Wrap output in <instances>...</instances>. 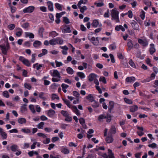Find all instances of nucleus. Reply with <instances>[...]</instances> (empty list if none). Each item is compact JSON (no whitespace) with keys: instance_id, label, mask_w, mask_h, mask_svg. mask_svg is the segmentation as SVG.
<instances>
[{"instance_id":"1","label":"nucleus","mask_w":158,"mask_h":158,"mask_svg":"<svg viewBox=\"0 0 158 158\" xmlns=\"http://www.w3.org/2000/svg\"><path fill=\"white\" fill-rule=\"evenodd\" d=\"M2 53L5 55H7V51L10 49V46L7 41H5L4 43L0 45Z\"/></svg>"},{"instance_id":"2","label":"nucleus","mask_w":158,"mask_h":158,"mask_svg":"<svg viewBox=\"0 0 158 158\" xmlns=\"http://www.w3.org/2000/svg\"><path fill=\"white\" fill-rule=\"evenodd\" d=\"M112 20H115L117 23L119 22L118 18L119 12L117 10L116 8H114L111 11Z\"/></svg>"},{"instance_id":"3","label":"nucleus","mask_w":158,"mask_h":158,"mask_svg":"<svg viewBox=\"0 0 158 158\" xmlns=\"http://www.w3.org/2000/svg\"><path fill=\"white\" fill-rule=\"evenodd\" d=\"M60 29L64 34L70 33L71 32V29L69 25H63L61 26Z\"/></svg>"},{"instance_id":"4","label":"nucleus","mask_w":158,"mask_h":158,"mask_svg":"<svg viewBox=\"0 0 158 158\" xmlns=\"http://www.w3.org/2000/svg\"><path fill=\"white\" fill-rule=\"evenodd\" d=\"M19 60L27 66L29 67L31 66V64L28 60L25 58L23 56H20L19 57Z\"/></svg>"},{"instance_id":"5","label":"nucleus","mask_w":158,"mask_h":158,"mask_svg":"<svg viewBox=\"0 0 158 158\" xmlns=\"http://www.w3.org/2000/svg\"><path fill=\"white\" fill-rule=\"evenodd\" d=\"M35 9V7L34 6H31L25 8L23 10V12L24 13H31L34 11Z\"/></svg>"},{"instance_id":"6","label":"nucleus","mask_w":158,"mask_h":158,"mask_svg":"<svg viewBox=\"0 0 158 158\" xmlns=\"http://www.w3.org/2000/svg\"><path fill=\"white\" fill-rule=\"evenodd\" d=\"M108 155H107L105 153L103 154V157L104 158H114V154L112 152V151L110 149L108 150Z\"/></svg>"},{"instance_id":"7","label":"nucleus","mask_w":158,"mask_h":158,"mask_svg":"<svg viewBox=\"0 0 158 158\" xmlns=\"http://www.w3.org/2000/svg\"><path fill=\"white\" fill-rule=\"evenodd\" d=\"M46 94L43 92H40L38 94L39 97L44 101L49 100L48 96H45Z\"/></svg>"},{"instance_id":"8","label":"nucleus","mask_w":158,"mask_h":158,"mask_svg":"<svg viewBox=\"0 0 158 158\" xmlns=\"http://www.w3.org/2000/svg\"><path fill=\"white\" fill-rule=\"evenodd\" d=\"M130 23L134 29L136 30H139V25L135 21L132 20L130 22Z\"/></svg>"},{"instance_id":"9","label":"nucleus","mask_w":158,"mask_h":158,"mask_svg":"<svg viewBox=\"0 0 158 158\" xmlns=\"http://www.w3.org/2000/svg\"><path fill=\"white\" fill-rule=\"evenodd\" d=\"M26 106V105L24 104L21 106L20 109L22 114H26L27 110Z\"/></svg>"},{"instance_id":"10","label":"nucleus","mask_w":158,"mask_h":158,"mask_svg":"<svg viewBox=\"0 0 158 158\" xmlns=\"http://www.w3.org/2000/svg\"><path fill=\"white\" fill-rule=\"evenodd\" d=\"M116 133V129L114 126H111V128L109 130L108 133V135H111L115 134Z\"/></svg>"},{"instance_id":"11","label":"nucleus","mask_w":158,"mask_h":158,"mask_svg":"<svg viewBox=\"0 0 158 158\" xmlns=\"http://www.w3.org/2000/svg\"><path fill=\"white\" fill-rule=\"evenodd\" d=\"M97 77V75L93 73H91L89 76V81L90 82L92 81L95 79Z\"/></svg>"},{"instance_id":"12","label":"nucleus","mask_w":158,"mask_h":158,"mask_svg":"<svg viewBox=\"0 0 158 158\" xmlns=\"http://www.w3.org/2000/svg\"><path fill=\"white\" fill-rule=\"evenodd\" d=\"M47 116L50 118H52L54 115L55 113V110L50 109L47 111Z\"/></svg>"},{"instance_id":"13","label":"nucleus","mask_w":158,"mask_h":158,"mask_svg":"<svg viewBox=\"0 0 158 158\" xmlns=\"http://www.w3.org/2000/svg\"><path fill=\"white\" fill-rule=\"evenodd\" d=\"M48 6V10L51 11H53V3L50 1H49L47 2Z\"/></svg>"},{"instance_id":"14","label":"nucleus","mask_w":158,"mask_h":158,"mask_svg":"<svg viewBox=\"0 0 158 158\" xmlns=\"http://www.w3.org/2000/svg\"><path fill=\"white\" fill-rule=\"evenodd\" d=\"M138 42L139 44L144 47L147 46L148 44V42L146 40H143L139 39L138 40Z\"/></svg>"},{"instance_id":"15","label":"nucleus","mask_w":158,"mask_h":158,"mask_svg":"<svg viewBox=\"0 0 158 158\" xmlns=\"http://www.w3.org/2000/svg\"><path fill=\"white\" fill-rule=\"evenodd\" d=\"M42 43L39 40H35L33 43V46L36 48H39L42 45Z\"/></svg>"},{"instance_id":"16","label":"nucleus","mask_w":158,"mask_h":158,"mask_svg":"<svg viewBox=\"0 0 158 158\" xmlns=\"http://www.w3.org/2000/svg\"><path fill=\"white\" fill-rule=\"evenodd\" d=\"M138 110V107L136 105H133L130 106V110L131 112H135Z\"/></svg>"},{"instance_id":"17","label":"nucleus","mask_w":158,"mask_h":158,"mask_svg":"<svg viewBox=\"0 0 158 158\" xmlns=\"http://www.w3.org/2000/svg\"><path fill=\"white\" fill-rule=\"evenodd\" d=\"M25 34L26 38L29 37L30 39H33L34 38V35L32 33L26 32H25Z\"/></svg>"},{"instance_id":"18","label":"nucleus","mask_w":158,"mask_h":158,"mask_svg":"<svg viewBox=\"0 0 158 158\" xmlns=\"http://www.w3.org/2000/svg\"><path fill=\"white\" fill-rule=\"evenodd\" d=\"M61 152L65 154H67L69 153V150L66 147H63L61 149Z\"/></svg>"},{"instance_id":"19","label":"nucleus","mask_w":158,"mask_h":158,"mask_svg":"<svg viewBox=\"0 0 158 158\" xmlns=\"http://www.w3.org/2000/svg\"><path fill=\"white\" fill-rule=\"evenodd\" d=\"M106 141L107 143H112L113 141L112 135H109L106 138Z\"/></svg>"},{"instance_id":"20","label":"nucleus","mask_w":158,"mask_h":158,"mask_svg":"<svg viewBox=\"0 0 158 158\" xmlns=\"http://www.w3.org/2000/svg\"><path fill=\"white\" fill-rule=\"evenodd\" d=\"M128 42L127 43V46L128 47V50L130 51L133 47V45L131 40H128Z\"/></svg>"},{"instance_id":"21","label":"nucleus","mask_w":158,"mask_h":158,"mask_svg":"<svg viewBox=\"0 0 158 158\" xmlns=\"http://www.w3.org/2000/svg\"><path fill=\"white\" fill-rule=\"evenodd\" d=\"M151 47L149 49L150 54L151 55H152L156 51V49L154 47V44H150Z\"/></svg>"},{"instance_id":"22","label":"nucleus","mask_w":158,"mask_h":158,"mask_svg":"<svg viewBox=\"0 0 158 158\" xmlns=\"http://www.w3.org/2000/svg\"><path fill=\"white\" fill-rule=\"evenodd\" d=\"M18 122L19 124H23L26 123V120L24 118H18Z\"/></svg>"},{"instance_id":"23","label":"nucleus","mask_w":158,"mask_h":158,"mask_svg":"<svg viewBox=\"0 0 158 158\" xmlns=\"http://www.w3.org/2000/svg\"><path fill=\"white\" fill-rule=\"evenodd\" d=\"M135 78L134 77H128L126 79V81L127 82H132L135 81Z\"/></svg>"},{"instance_id":"24","label":"nucleus","mask_w":158,"mask_h":158,"mask_svg":"<svg viewBox=\"0 0 158 158\" xmlns=\"http://www.w3.org/2000/svg\"><path fill=\"white\" fill-rule=\"evenodd\" d=\"M52 75L54 77H57L59 78H60V74L57 70H54L53 71V74Z\"/></svg>"},{"instance_id":"25","label":"nucleus","mask_w":158,"mask_h":158,"mask_svg":"<svg viewBox=\"0 0 158 158\" xmlns=\"http://www.w3.org/2000/svg\"><path fill=\"white\" fill-rule=\"evenodd\" d=\"M42 53L39 54L38 56L39 57H41L47 54L48 52L47 50L46 49H43L42 50Z\"/></svg>"},{"instance_id":"26","label":"nucleus","mask_w":158,"mask_h":158,"mask_svg":"<svg viewBox=\"0 0 158 158\" xmlns=\"http://www.w3.org/2000/svg\"><path fill=\"white\" fill-rule=\"evenodd\" d=\"M80 123L84 129L86 128V126L85 123V120L83 118H80Z\"/></svg>"},{"instance_id":"27","label":"nucleus","mask_w":158,"mask_h":158,"mask_svg":"<svg viewBox=\"0 0 158 158\" xmlns=\"http://www.w3.org/2000/svg\"><path fill=\"white\" fill-rule=\"evenodd\" d=\"M114 103L112 101H110L109 102L108 109L109 110L111 111L114 108Z\"/></svg>"},{"instance_id":"28","label":"nucleus","mask_w":158,"mask_h":158,"mask_svg":"<svg viewBox=\"0 0 158 158\" xmlns=\"http://www.w3.org/2000/svg\"><path fill=\"white\" fill-rule=\"evenodd\" d=\"M92 44L95 45H97L99 43V41L98 39V37H96L95 38L94 37V39L93 40V41L91 40L90 41Z\"/></svg>"},{"instance_id":"29","label":"nucleus","mask_w":158,"mask_h":158,"mask_svg":"<svg viewBox=\"0 0 158 158\" xmlns=\"http://www.w3.org/2000/svg\"><path fill=\"white\" fill-rule=\"evenodd\" d=\"M99 24V22L98 20L94 19L93 20V23L91 25L92 26L94 27H98Z\"/></svg>"},{"instance_id":"30","label":"nucleus","mask_w":158,"mask_h":158,"mask_svg":"<svg viewBox=\"0 0 158 158\" xmlns=\"http://www.w3.org/2000/svg\"><path fill=\"white\" fill-rule=\"evenodd\" d=\"M44 28L43 27H41L39 28L38 30V33L40 36L42 38L43 37V32L44 31Z\"/></svg>"},{"instance_id":"31","label":"nucleus","mask_w":158,"mask_h":158,"mask_svg":"<svg viewBox=\"0 0 158 158\" xmlns=\"http://www.w3.org/2000/svg\"><path fill=\"white\" fill-rule=\"evenodd\" d=\"M18 147L16 144H14L10 146V149L12 151L15 152L17 151Z\"/></svg>"},{"instance_id":"32","label":"nucleus","mask_w":158,"mask_h":158,"mask_svg":"<svg viewBox=\"0 0 158 158\" xmlns=\"http://www.w3.org/2000/svg\"><path fill=\"white\" fill-rule=\"evenodd\" d=\"M58 34L55 31H53L51 32L49 34V36H51L53 38L54 37L57 35H58Z\"/></svg>"},{"instance_id":"33","label":"nucleus","mask_w":158,"mask_h":158,"mask_svg":"<svg viewBox=\"0 0 158 158\" xmlns=\"http://www.w3.org/2000/svg\"><path fill=\"white\" fill-rule=\"evenodd\" d=\"M73 111L74 112H76V114L78 116H79V110L77 109V107L75 106H73L72 107Z\"/></svg>"},{"instance_id":"34","label":"nucleus","mask_w":158,"mask_h":158,"mask_svg":"<svg viewBox=\"0 0 158 158\" xmlns=\"http://www.w3.org/2000/svg\"><path fill=\"white\" fill-rule=\"evenodd\" d=\"M87 7L85 6H80V11L82 13H83L85 11L87 10Z\"/></svg>"},{"instance_id":"35","label":"nucleus","mask_w":158,"mask_h":158,"mask_svg":"<svg viewBox=\"0 0 158 158\" xmlns=\"http://www.w3.org/2000/svg\"><path fill=\"white\" fill-rule=\"evenodd\" d=\"M55 7L58 10L60 11L62 10V5L58 3H56L55 4Z\"/></svg>"},{"instance_id":"36","label":"nucleus","mask_w":158,"mask_h":158,"mask_svg":"<svg viewBox=\"0 0 158 158\" xmlns=\"http://www.w3.org/2000/svg\"><path fill=\"white\" fill-rule=\"evenodd\" d=\"M66 71L67 73L70 74H72L73 73V69L70 67H68L66 69Z\"/></svg>"},{"instance_id":"37","label":"nucleus","mask_w":158,"mask_h":158,"mask_svg":"<svg viewBox=\"0 0 158 158\" xmlns=\"http://www.w3.org/2000/svg\"><path fill=\"white\" fill-rule=\"evenodd\" d=\"M44 125V122H42L37 125V127L39 129H43Z\"/></svg>"},{"instance_id":"38","label":"nucleus","mask_w":158,"mask_h":158,"mask_svg":"<svg viewBox=\"0 0 158 158\" xmlns=\"http://www.w3.org/2000/svg\"><path fill=\"white\" fill-rule=\"evenodd\" d=\"M86 99L89 100L91 102L94 101V98L91 94H89L86 97Z\"/></svg>"},{"instance_id":"39","label":"nucleus","mask_w":158,"mask_h":158,"mask_svg":"<svg viewBox=\"0 0 158 158\" xmlns=\"http://www.w3.org/2000/svg\"><path fill=\"white\" fill-rule=\"evenodd\" d=\"M29 108L32 113L35 114V110L33 105L31 104L29 106Z\"/></svg>"},{"instance_id":"40","label":"nucleus","mask_w":158,"mask_h":158,"mask_svg":"<svg viewBox=\"0 0 158 158\" xmlns=\"http://www.w3.org/2000/svg\"><path fill=\"white\" fill-rule=\"evenodd\" d=\"M129 63L131 67L135 68H136L135 65L131 59H130Z\"/></svg>"},{"instance_id":"41","label":"nucleus","mask_w":158,"mask_h":158,"mask_svg":"<svg viewBox=\"0 0 158 158\" xmlns=\"http://www.w3.org/2000/svg\"><path fill=\"white\" fill-rule=\"evenodd\" d=\"M21 131L25 133L29 134L31 132V130L29 129L23 128Z\"/></svg>"},{"instance_id":"42","label":"nucleus","mask_w":158,"mask_h":158,"mask_svg":"<svg viewBox=\"0 0 158 158\" xmlns=\"http://www.w3.org/2000/svg\"><path fill=\"white\" fill-rule=\"evenodd\" d=\"M56 39H52L50 40V44L52 45H56Z\"/></svg>"},{"instance_id":"43","label":"nucleus","mask_w":158,"mask_h":158,"mask_svg":"<svg viewBox=\"0 0 158 158\" xmlns=\"http://www.w3.org/2000/svg\"><path fill=\"white\" fill-rule=\"evenodd\" d=\"M0 134L3 139H6L7 137V134L5 132L3 131Z\"/></svg>"},{"instance_id":"44","label":"nucleus","mask_w":158,"mask_h":158,"mask_svg":"<svg viewBox=\"0 0 158 158\" xmlns=\"http://www.w3.org/2000/svg\"><path fill=\"white\" fill-rule=\"evenodd\" d=\"M56 44H62L63 43V40L60 38H56Z\"/></svg>"},{"instance_id":"45","label":"nucleus","mask_w":158,"mask_h":158,"mask_svg":"<svg viewBox=\"0 0 158 158\" xmlns=\"http://www.w3.org/2000/svg\"><path fill=\"white\" fill-rule=\"evenodd\" d=\"M63 22L66 24H68L69 23V19L67 17H63Z\"/></svg>"},{"instance_id":"46","label":"nucleus","mask_w":158,"mask_h":158,"mask_svg":"<svg viewBox=\"0 0 158 158\" xmlns=\"http://www.w3.org/2000/svg\"><path fill=\"white\" fill-rule=\"evenodd\" d=\"M94 33H89L88 36V38L89 40L90 41L91 40L93 41V40L94 39V37H92V36L93 35V34H94Z\"/></svg>"},{"instance_id":"47","label":"nucleus","mask_w":158,"mask_h":158,"mask_svg":"<svg viewBox=\"0 0 158 158\" xmlns=\"http://www.w3.org/2000/svg\"><path fill=\"white\" fill-rule=\"evenodd\" d=\"M29 23L27 22L24 23L21 25V27L25 29L29 27Z\"/></svg>"},{"instance_id":"48","label":"nucleus","mask_w":158,"mask_h":158,"mask_svg":"<svg viewBox=\"0 0 158 158\" xmlns=\"http://www.w3.org/2000/svg\"><path fill=\"white\" fill-rule=\"evenodd\" d=\"M24 86L25 88L29 90L31 89L32 88L31 85L30 84L27 83H24Z\"/></svg>"},{"instance_id":"49","label":"nucleus","mask_w":158,"mask_h":158,"mask_svg":"<svg viewBox=\"0 0 158 158\" xmlns=\"http://www.w3.org/2000/svg\"><path fill=\"white\" fill-rule=\"evenodd\" d=\"M60 113L64 117L67 116L69 114L68 113L67 111L64 110H61L60 112Z\"/></svg>"},{"instance_id":"50","label":"nucleus","mask_w":158,"mask_h":158,"mask_svg":"<svg viewBox=\"0 0 158 158\" xmlns=\"http://www.w3.org/2000/svg\"><path fill=\"white\" fill-rule=\"evenodd\" d=\"M116 48V46L115 43H113L112 44H111L109 46V48L112 50L115 49Z\"/></svg>"},{"instance_id":"51","label":"nucleus","mask_w":158,"mask_h":158,"mask_svg":"<svg viewBox=\"0 0 158 158\" xmlns=\"http://www.w3.org/2000/svg\"><path fill=\"white\" fill-rule=\"evenodd\" d=\"M106 121L107 122H110L111 120V116L109 114H107L106 116Z\"/></svg>"},{"instance_id":"52","label":"nucleus","mask_w":158,"mask_h":158,"mask_svg":"<svg viewBox=\"0 0 158 158\" xmlns=\"http://www.w3.org/2000/svg\"><path fill=\"white\" fill-rule=\"evenodd\" d=\"M63 100L67 106L69 108H70V102L67 99H63Z\"/></svg>"},{"instance_id":"53","label":"nucleus","mask_w":158,"mask_h":158,"mask_svg":"<svg viewBox=\"0 0 158 158\" xmlns=\"http://www.w3.org/2000/svg\"><path fill=\"white\" fill-rule=\"evenodd\" d=\"M3 95L4 97L7 98H9V93L6 90L5 91L3 92Z\"/></svg>"},{"instance_id":"54","label":"nucleus","mask_w":158,"mask_h":158,"mask_svg":"<svg viewBox=\"0 0 158 158\" xmlns=\"http://www.w3.org/2000/svg\"><path fill=\"white\" fill-rule=\"evenodd\" d=\"M99 80L100 81H102L105 84L106 83V78L104 77H100L99 79Z\"/></svg>"},{"instance_id":"55","label":"nucleus","mask_w":158,"mask_h":158,"mask_svg":"<svg viewBox=\"0 0 158 158\" xmlns=\"http://www.w3.org/2000/svg\"><path fill=\"white\" fill-rule=\"evenodd\" d=\"M15 27V24H10L8 25V28L10 30H12L14 29Z\"/></svg>"},{"instance_id":"56","label":"nucleus","mask_w":158,"mask_h":158,"mask_svg":"<svg viewBox=\"0 0 158 158\" xmlns=\"http://www.w3.org/2000/svg\"><path fill=\"white\" fill-rule=\"evenodd\" d=\"M55 62L56 64V67H60L63 65L62 63L61 62H58L56 60L55 61Z\"/></svg>"},{"instance_id":"57","label":"nucleus","mask_w":158,"mask_h":158,"mask_svg":"<svg viewBox=\"0 0 158 158\" xmlns=\"http://www.w3.org/2000/svg\"><path fill=\"white\" fill-rule=\"evenodd\" d=\"M65 120L67 122H71L72 120V118L69 114L67 116L65 117Z\"/></svg>"},{"instance_id":"58","label":"nucleus","mask_w":158,"mask_h":158,"mask_svg":"<svg viewBox=\"0 0 158 158\" xmlns=\"http://www.w3.org/2000/svg\"><path fill=\"white\" fill-rule=\"evenodd\" d=\"M149 147L151 148H155L156 147L157 145L155 143H153L151 144L148 145Z\"/></svg>"},{"instance_id":"59","label":"nucleus","mask_w":158,"mask_h":158,"mask_svg":"<svg viewBox=\"0 0 158 158\" xmlns=\"http://www.w3.org/2000/svg\"><path fill=\"white\" fill-rule=\"evenodd\" d=\"M35 54H33L32 55V58L31 59V62L32 63H34L35 61Z\"/></svg>"},{"instance_id":"60","label":"nucleus","mask_w":158,"mask_h":158,"mask_svg":"<svg viewBox=\"0 0 158 158\" xmlns=\"http://www.w3.org/2000/svg\"><path fill=\"white\" fill-rule=\"evenodd\" d=\"M23 33V31H17L15 34L18 37H20Z\"/></svg>"},{"instance_id":"61","label":"nucleus","mask_w":158,"mask_h":158,"mask_svg":"<svg viewBox=\"0 0 158 158\" xmlns=\"http://www.w3.org/2000/svg\"><path fill=\"white\" fill-rule=\"evenodd\" d=\"M106 118V116L103 114H101L98 116V119L99 121H101V119Z\"/></svg>"},{"instance_id":"62","label":"nucleus","mask_w":158,"mask_h":158,"mask_svg":"<svg viewBox=\"0 0 158 158\" xmlns=\"http://www.w3.org/2000/svg\"><path fill=\"white\" fill-rule=\"evenodd\" d=\"M73 94L74 96L76 97L77 98H79V93L76 91H73Z\"/></svg>"},{"instance_id":"63","label":"nucleus","mask_w":158,"mask_h":158,"mask_svg":"<svg viewBox=\"0 0 158 158\" xmlns=\"http://www.w3.org/2000/svg\"><path fill=\"white\" fill-rule=\"evenodd\" d=\"M124 100L126 102L127 104H131L132 103V101L130 99H127V98H125Z\"/></svg>"},{"instance_id":"64","label":"nucleus","mask_w":158,"mask_h":158,"mask_svg":"<svg viewBox=\"0 0 158 158\" xmlns=\"http://www.w3.org/2000/svg\"><path fill=\"white\" fill-rule=\"evenodd\" d=\"M40 9L43 12H45L47 11V8L44 6H40Z\"/></svg>"}]
</instances>
